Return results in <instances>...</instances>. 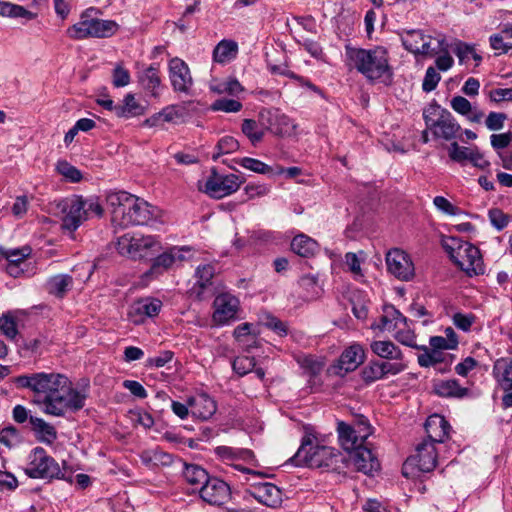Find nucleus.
Wrapping results in <instances>:
<instances>
[{"label":"nucleus","mask_w":512,"mask_h":512,"mask_svg":"<svg viewBox=\"0 0 512 512\" xmlns=\"http://www.w3.org/2000/svg\"><path fill=\"white\" fill-rule=\"evenodd\" d=\"M256 365L254 357L239 356L232 363L233 370L239 375L244 376L253 371Z\"/></svg>","instance_id":"3c124183"},{"label":"nucleus","mask_w":512,"mask_h":512,"mask_svg":"<svg viewBox=\"0 0 512 512\" xmlns=\"http://www.w3.org/2000/svg\"><path fill=\"white\" fill-rule=\"evenodd\" d=\"M20 441V434L15 427H5L0 431V442L7 447L15 446Z\"/></svg>","instance_id":"052dcab7"},{"label":"nucleus","mask_w":512,"mask_h":512,"mask_svg":"<svg viewBox=\"0 0 512 512\" xmlns=\"http://www.w3.org/2000/svg\"><path fill=\"white\" fill-rule=\"evenodd\" d=\"M162 307V302L155 298H145L135 302L129 311V315L134 323H139L145 317H154L158 315Z\"/></svg>","instance_id":"412c9836"},{"label":"nucleus","mask_w":512,"mask_h":512,"mask_svg":"<svg viewBox=\"0 0 512 512\" xmlns=\"http://www.w3.org/2000/svg\"><path fill=\"white\" fill-rule=\"evenodd\" d=\"M488 216L491 224L499 231L508 225V215L498 208L490 209Z\"/></svg>","instance_id":"680f3d73"},{"label":"nucleus","mask_w":512,"mask_h":512,"mask_svg":"<svg viewBox=\"0 0 512 512\" xmlns=\"http://www.w3.org/2000/svg\"><path fill=\"white\" fill-rule=\"evenodd\" d=\"M146 107L138 102L135 95L128 93L125 95L122 104H118L116 108V116L120 118H132L144 115Z\"/></svg>","instance_id":"a878e982"},{"label":"nucleus","mask_w":512,"mask_h":512,"mask_svg":"<svg viewBox=\"0 0 512 512\" xmlns=\"http://www.w3.org/2000/svg\"><path fill=\"white\" fill-rule=\"evenodd\" d=\"M213 321L224 325L236 318L239 309V300L230 293H221L214 299Z\"/></svg>","instance_id":"2eb2a0df"},{"label":"nucleus","mask_w":512,"mask_h":512,"mask_svg":"<svg viewBox=\"0 0 512 512\" xmlns=\"http://www.w3.org/2000/svg\"><path fill=\"white\" fill-rule=\"evenodd\" d=\"M117 249L122 255H127L132 259H141L160 253L162 245L155 236L125 234L118 239Z\"/></svg>","instance_id":"6e6552de"},{"label":"nucleus","mask_w":512,"mask_h":512,"mask_svg":"<svg viewBox=\"0 0 512 512\" xmlns=\"http://www.w3.org/2000/svg\"><path fill=\"white\" fill-rule=\"evenodd\" d=\"M423 119L426 128L430 130L437 139L441 138L451 141L459 137L462 132L461 126L455 117L437 102H432L423 110Z\"/></svg>","instance_id":"0eeeda50"},{"label":"nucleus","mask_w":512,"mask_h":512,"mask_svg":"<svg viewBox=\"0 0 512 512\" xmlns=\"http://www.w3.org/2000/svg\"><path fill=\"white\" fill-rule=\"evenodd\" d=\"M57 209L62 214V228L69 232H74L90 217H101L103 214V208L97 199H86L78 195L59 201Z\"/></svg>","instance_id":"39448f33"},{"label":"nucleus","mask_w":512,"mask_h":512,"mask_svg":"<svg viewBox=\"0 0 512 512\" xmlns=\"http://www.w3.org/2000/svg\"><path fill=\"white\" fill-rule=\"evenodd\" d=\"M290 461L296 466L319 468L339 474L344 473L348 467L347 455L332 447L313 445L309 438L303 440Z\"/></svg>","instance_id":"7ed1b4c3"},{"label":"nucleus","mask_w":512,"mask_h":512,"mask_svg":"<svg viewBox=\"0 0 512 512\" xmlns=\"http://www.w3.org/2000/svg\"><path fill=\"white\" fill-rule=\"evenodd\" d=\"M57 171L72 183H77L82 179L81 171L65 160L58 161Z\"/></svg>","instance_id":"09e8293b"},{"label":"nucleus","mask_w":512,"mask_h":512,"mask_svg":"<svg viewBox=\"0 0 512 512\" xmlns=\"http://www.w3.org/2000/svg\"><path fill=\"white\" fill-rule=\"evenodd\" d=\"M346 54L358 72L369 80H378L383 76L392 77L388 64L387 50L383 47L373 49L346 48Z\"/></svg>","instance_id":"20e7f679"},{"label":"nucleus","mask_w":512,"mask_h":512,"mask_svg":"<svg viewBox=\"0 0 512 512\" xmlns=\"http://www.w3.org/2000/svg\"><path fill=\"white\" fill-rule=\"evenodd\" d=\"M173 264V256L168 249L153 259L152 265L145 275L156 277L171 268Z\"/></svg>","instance_id":"4c0bfd02"},{"label":"nucleus","mask_w":512,"mask_h":512,"mask_svg":"<svg viewBox=\"0 0 512 512\" xmlns=\"http://www.w3.org/2000/svg\"><path fill=\"white\" fill-rule=\"evenodd\" d=\"M364 350L361 345L353 344L345 349L339 359V367L345 372L354 371L364 361Z\"/></svg>","instance_id":"4be33fe9"},{"label":"nucleus","mask_w":512,"mask_h":512,"mask_svg":"<svg viewBox=\"0 0 512 512\" xmlns=\"http://www.w3.org/2000/svg\"><path fill=\"white\" fill-rule=\"evenodd\" d=\"M490 99L494 102L511 101L512 88H496L490 91Z\"/></svg>","instance_id":"774afa93"},{"label":"nucleus","mask_w":512,"mask_h":512,"mask_svg":"<svg viewBox=\"0 0 512 512\" xmlns=\"http://www.w3.org/2000/svg\"><path fill=\"white\" fill-rule=\"evenodd\" d=\"M251 495L268 507H277L282 502L281 490L272 483H250Z\"/></svg>","instance_id":"a211bd4d"},{"label":"nucleus","mask_w":512,"mask_h":512,"mask_svg":"<svg viewBox=\"0 0 512 512\" xmlns=\"http://www.w3.org/2000/svg\"><path fill=\"white\" fill-rule=\"evenodd\" d=\"M437 463V452L435 444L432 442L423 441L416 448V453L410 456L403 466V474L408 475L407 470L409 467H417L421 472H431Z\"/></svg>","instance_id":"ddd939ff"},{"label":"nucleus","mask_w":512,"mask_h":512,"mask_svg":"<svg viewBox=\"0 0 512 512\" xmlns=\"http://www.w3.org/2000/svg\"><path fill=\"white\" fill-rule=\"evenodd\" d=\"M348 465L352 463L357 471L366 475H372L380 469V463L375 455L367 447L362 445L351 451L347 456Z\"/></svg>","instance_id":"dca6fc26"},{"label":"nucleus","mask_w":512,"mask_h":512,"mask_svg":"<svg viewBox=\"0 0 512 512\" xmlns=\"http://www.w3.org/2000/svg\"><path fill=\"white\" fill-rule=\"evenodd\" d=\"M429 344H430V348L436 349L437 351L449 350V349L456 348V344H455L454 340L449 342L448 340H446L445 337H442V336L430 337Z\"/></svg>","instance_id":"338daca9"},{"label":"nucleus","mask_w":512,"mask_h":512,"mask_svg":"<svg viewBox=\"0 0 512 512\" xmlns=\"http://www.w3.org/2000/svg\"><path fill=\"white\" fill-rule=\"evenodd\" d=\"M215 453L223 460H233L236 458L245 457L251 455L252 452L247 449H235L228 446H218L215 449Z\"/></svg>","instance_id":"603ef678"},{"label":"nucleus","mask_w":512,"mask_h":512,"mask_svg":"<svg viewBox=\"0 0 512 512\" xmlns=\"http://www.w3.org/2000/svg\"><path fill=\"white\" fill-rule=\"evenodd\" d=\"M337 432L340 444L344 450L353 451L365 442L363 438H358V433H355L351 424L343 421L338 422Z\"/></svg>","instance_id":"b1692460"},{"label":"nucleus","mask_w":512,"mask_h":512,"mask_svg":"<svg viewBox=\"0 0 512 512\" xmlns=\"http://www.w3.org/2000/svg\"><path fill=\"white\" fill-rule=\"evenodd\" d=\"M429 38H425L420 45L419 52H417V55H423V56H435L436 54L440 52H446V42L445 38H439L436 39L437 45L432 46L431 45V36H428Z\"/></svg>","instance_id":"37998d69"},{"label":"nucleus","mask_w":512,"mask_h":512,"mask_svg":"<svg viewBox=\"0 0 512 512\" xmlns=\"http://www.w3.org/2000/svg\"><path fill=\"white\" fill-rule=\"evenodd\" d=\"M472 149L460 146L457 142H452L449 147V157L455 161L462 163L466 160L469 161Z\"/></svg>","instance_id":"5fc2aeb1"},{"label":"nucleus","mask_w":512,"mask_h":512,"mask_svg":"<svg viewBox=\"0 0 512 512\" xmlns=\"http://www.w3.org/2000/svg\"><path fill=\"white\" fill-rule=\"evenodd\" d=\"M493 375L501 389L508 392L512 390V358L498 359L493 365Z\"/></svg>","instance_id":"393cba45"},{"label":"nucleus","mask_w":512,"mask_h":512,"mask_svg":"<svg viewBox=\"0 0 512 512\" xmlns=\"http://www.w3.org/2000/svg\"><path fill=\"white\" fill-rule=\"evenodd\" d=\"M215 268L210 264L199 266L196 270V277L198 278L197 284L201 289H205L211 284V280L214 277Z\"/></svg>","instance_id":"864d4df0"},{"label":"nucleus","mask_w":512,"mask_h":512,"mask_svg":"<svg viewBox=\"0 0 512 512\" xmlns=\"http://www.w3.org/2000/svg\"><path fill=\"white\" fill-rule=\"evenodd\" d=\"M183 476L185 480L191 485H206L212 477H210L205 469L198 465L186 464Z\"/></svg>","instance_id":"c9c22d12"},{"label":"nucleus","mask_w":512,"mask_h":512,"mask_svg":"<svg viewBox=\"0 0 512 512\" xmlns=\"http://www.w3.org/2000/svg\"><path fill=\"white\" fill-rule=\"evenodd\" d=\"M383 379L388 376H395L406 369V365L402 362L380 361Z\"/></svg>","instance_id":"0e129e2a"},{"label":"nucleus","mask_w":512,"mask_h":512,"mask_svg":"<svg viewBox=\"0 0 512 512\" xmlns=\"http://www.w3.org/2000/svg\"><path fill=\"white\" fill-rule=\"evenodd\" d=\"M277 121H285V115L278 109L264 108L259 112V124L263 130H269L276 135L283 134L282 127H275Z\"/></svg>","instance_id":"bb28decb"},{"label":"nucleus","mask_w":512,"mask_h":512,"mask_svg":"<svg viewBox=\"0 0 512 512\" xmlns=\"http://www.w3.org/2000/svg\"><path fill=\"white\" fill-rule=\"evenodd\" d=\"M188 405L192 415L203 420L212 417L217 410L216 402L206 393L188 398Z\"/></svg>","instance_id":"aec40b11"},{"label":"nucleus","mask_w":512,"mask_h":512,"mask_svg":"<svg viewBox=\"0 0 512 512\" xmlns=\"http://www.w3.org/2000/svg\"><path fill=\"white\" fill-rule=\"evenodd\" d=\"M0 16L32 20L36 17V14L27 10L23 6L7 1H0Z\"/></svg>","instance_id":"e433bc0d"},{"label":"nucleus","mask_w":512,"mask_h":512,"mask_svg":"<svg viewBox=\"0 0 512 512\" xmlns=\"http://www.w3.org/2000/svg\"><path fill=\"white\" fill-rule=\"evenodd\" d=\"M29 422L38 438L46 443H53L57 438L56 429L42 418L30 416Z\"/></svg>","instance_id":"72a5a7b5"},{"label":"nucleus","mask_w":512,"mask_h":512,"mask_svg":"<svg viewBox=\"0 0 512 512\" xmlns=\"http://www.w3.org/2000/svg\"><path fill=\"white\" fill-rule=\"evenodd\" d=\"M112 83L117 88L125 87L130 83V73L122 64H117L113 69Z\"/></svg>","instance_id":"13d9d810"},{"label":"nucleus","mask_w":512,"mask_h":512,"mask_svg":"<svg viewBox=\"0 0 512 512\" xmlns=\"http://www.w3.org/2000/svg\"><path fill=\"white\" fill-rule=\"evenodd\" d=\"M73 278L68 274H58L48 279L46 283L47 291L56 296L63 298L72 288Z\"/></svg>","instance_id":"c85d7f7f"},{"label":"nucleus","mask_w":512,"mask_h":512,"mask_svg":"<svg viewBox=\"0 0 512 512\" xmlns=\"http://www.w3.org/2000/svg\"><path fill=\"white\" fill-rule=\"evenodd\" d=\"M361 376L366 384L383 379L380 361H370L369 364L362 369Z\"/></svg>","instance_id":"c03bdc74"},{"label":"nucleus","mask_w":512,"mask_h":512,"mask_svg":"<svg viewBox=\"0 0 512 512\" xmlns=\"http://www.w3.org/2000/svg\"><path fill=\"white\" fill-rule=\"evenodd\" d=\"M507 115L502 112H490L485 120V125L490 131H498L504 127Z\"/></svg>","instance_id":"bf43d9fd"},{"label":"nucleus","mask_w":512,"mask_h":512,"mask_svg":"<svg viewBox=\"0 0 512 512\" xmlns=\"http://www.w3.org/2000/svg\"><path fill=\"white\" fill-rule=\"evenodd\" d=\"M199 493L203 501L214 506H222L231 498L230 486L217 477H212L206 485L201 486Z\"/></svg>","instance_id":"4468645a"},{"label":"nucleus","mask_w":512,"mask_h":512,"mask_svg":"<svg viewBox=\"0 0 512 512\" xmlns=\"http://www.w3.org/2000/svg\"><path fill=\"white\" fill-rule=\"evenodd\" d=\"M142 463L153 469L158 466H169L173 459L172 455L159 449L144 450L140 453Z\"/></svg>","instance_id":"7c9ffc66"},{"label":"nucleus","mask_w":512,"mask_h":512,"mask_svg":"<svg viewBox=\"0 0 512 512\" xmlns=\"http://www.w3.org/2000/svg\"><path fill=\"white\" fill-rule=\"evenodd\" d=\"M210 89L211 91L218 94L227 93L232 96L238 95L240 92L243 91L242 85L235 78H230L226 81L217 84H211Z\"/></svg>","instance_id":"79ce46f5"},{"label":"nucleus","mask_w":512,"mask_h":512,"mask_svg":"<svg viewBox=\"0 0 512 512\" xmlns=\"http://www.w3.org/2000/svg\"><path fill=\"white\" fill-rule=\"evenodd\" d=\"M370 348L380 358L398 361L403 359L402 351L392 341H373Z\"/></svg>","instance_id":"2f4dec72"},{"label":"nucleus","mask_w":512,"mask_h":512,"mask_svg":"<svg viewBox=\"0 0 512 512\" xmlns=\"http://www.w3.org/2000/svg\"><path fill=\"white\" fill-rule=\"evenodd\" d=\"M0 330L9 339H16L18 335L16 319L10 312L0 317Z\"/></svg>","instance_id":"49530a36"},{"label":"nucleus","mask_w":512,"mask_h":512,"mask_svg":"<svg viewBox=\"0 0 512 512\" xmlns=\"http://www.w3.org/2000/svg\"><path fill=\"white\" fill-rule=\"evenodd\" d=\"M259 123L253 119H244L242 122V133L248 137L253 145L262 141L264 137V130L259 127Z\"/></svg>","instance_id":"ea45409f"},{"label":"nucleus","mask_w":512,"mask_h":512,"mask_svg":"<svg viewBox=\"0 0 512 512\" xmlns=\"http://www.w3.org/2000/svg\"><path fill=\"white\" fill-rule=\"evenodd\" d=\"M138 82L145 91L149 92L152 96H157V88L161 84L158 67L153 64L139 72Z\"/></svg>","instance_id":"cd10ccee"},{"label":"nucleus","mask_w":512,"mask_h":512,"mask_svg":"<svg viewBox=\"0 0 512 512\" xmlns=\"http://www.w3.org/2000/svg\"><path fill=\"white\" fill-rule=\"evenodd\" d=\"M441 80L440 74L432 66L428 67L422 82V89L425 92H431L436 89L439 81Z\"/></svg>","instance_id":"4d7b16f0"},{"label":"nucleus","mask_w":512,"mask_h":512,"mask_svg":"<svg viewBox=\"0 0 512 512\" xmlns=\"http://www.w3.org/2000/svg\"><path fill=\"white\" fill-rule=\"evenodd\" d=\"M243 182L244 178H240L236 174L223 176L213 170L211 176L205 182L204 192L212 198L221 199L236 192Z\"/></svg>","instance_id":"9b49d317"},{"label":"nucleus","mask_w":512,"mask_h":512,"mask_svg":"<svg viewBox=\"0 0 512 512\" xmlns=\"http://www.w3.org/2000/svg\"><path fill=\"white\" fill-rule=\"evenodd\" d=\"M239 142L232 136H224L222 137L217 145V153L213 155V160H217L223 154H229L237 151L239 149Z\"/></svg>","instance_id":"a18cd8bd"},{"label":"nucleus","mask_w":512,"mask_h":512,"mask_svg":"<svg viewBox=\"0 0 512 512\" xmlns=\"http://www.w3.org/2000/svg\"><path fill=\"white\" fill-rule=\"evenodd\" d=\"M234 161L243 168L258 174H270L273 172L272 167L255 158L243 157L234 159Z\"/></svg>","instance_id":"a19ab883"},{"label":"nucleus","mask_w":512,"mask_h":512,"mask_svg":"<svg viewBox=\"0 0 512 512\" xmlns=\"http://www.w3.org/2000/svg\"><path fill=\"white\" fill-rule=\"evenodd\" d=\"M17 389H29L35 395L34 403L45 414L63 417L67 412H77L86 403L87 394L73 388L70 380L59 373H33L10 379Z\"/></svg>","instance_id":"f257e3e1"},{"label":"nucleus","mask_w":512,"mask_h":512,"mask_svg":"<svg viewBox=\"0 0 512 512\" xmlns=\"http://www.w3.org/2000/svg\"><path fill=\"white\" fill-rule=\"evenodd\" d=\"M112 222L122 228L130 225H148L157 217L158 210L146 201L125 191L107 196Z\"/></svg>","instance_id":"f03ea898"},{"label":"nucleus","mask_w":512,"mask_h":512,"mask_svg":"<svg viewBox=\"0 0 512 512\" xmlns=\"http://www.w3.org/2000/svg\"><path fill=\"white\" fill-rule=\"evenodd\" d=\"M451 108L463 116L469 115L472 112V104L468 99L463 96H455L450 101Z\"/></svg>","instance_id":"e2e57ef3"},{"label":"nucleus","mask_w":512,"mask_h":512,"mask_svg":"<svg viewBox=\"0 0 512 512\" xmlns=\"http://www.w3.org/2000/svg\"><path fill=\"white\" fill-rule=\"evenodd\" d=\"M351 426L355 433H358V438L366 440L372 433L369 421L363 415L357 416Z\"/></svg>","instance_id":"6e6d98bb"},{"label":"nucleus","mask_w":512,"mask_h":512,"mask_svg":"<svg viewBox=\"0 0 512 512\" xmlns=\"http://www.w3.org/2000/svg\"><path fill=\"white\" fill-rule=\"evenodd\" d=\"M169 76L175 91L187 92L192 85L189 68L179 58H174L169 62Z\"/></svg>","instance_id":"f3484780"},{"label":"nucleus","mask_w":512,"mask_h":512,"mask_svg":"<svg viewBox=\"0 0 512 512\" xmlns=\"http://www.w3.org/2000/svg\"><path fill=\"white\" fill-rule=\"evenodd\" d=\"M300 286L307 291L306 298L315 299L320 296L321 288L318 284V277L314 275H304L300 279Z\"/></svg>","instance_id":"de8ad7c7"},{"label":"nucleus","mask_w":512,"mask_h":512,"mask_svg":"<svg viewBox=\"0 0 512 512\" xmlns=\"http://www.w3.org/2000/svg\"><path fill=\"white\" fill-rule=\"evenodd\" d=\"M450 424L441 415L433 414L428 417L425 423V431L427 433V442L443 443L449 437Z\"/></svg>","instance_id":"6ab92c4d"},{"label":"nucleus","mask_w":512,"mask_h":512,"mask_svg":"<svg viewBox=\"0 0 512 512\" xmlns=\"http://www.w3.org/2000/svg\"><path fill=\"white\" fill-rule=\"evenodd\" d=\"M118 28L115 21L90 18L86 12L81 15L79 22L68 28L67 34L73 39L106 38L114 35Z\"/></svg>","instance_id":"1a4fd4ad"},{"label":"nucleus","mask_w":512,"mask_h":512,"mask_svg":"<svg viewBox=\"0 0 512 512\" xmlns=\"http://www.w3.org/2000/svg\"><path fill=\"white\" fill-rule=\"evenodd\" d=\"M417 349L423 350V353L417 357L418 364L421 367H436L446 362L447 358L454 359V356L451 354H444L442 351H437L427 346H420Z\"/></svg>","instance_id":"c756f323"},{"label":"nucleus","mask_w":512,"mask_h":512,"mask_svg":"<svg viewBox=\"0 0 512 512\" xmlns=\"http://www.w3.org/2000/svg\"><path fill=\"white\" fill-rule=\"evenodd\" d=\"M242 109V103L238 100L220 98L211 104V110L226 113H237Z\"/></svg>","instance_id":"8fccbe9b"},{"label":"nucleus","mask_w":512,"mask_h":512,"mask_svg":"<svg viewBox=\"0 0 512 512\" xmlns=\"http://www.w3.org/2000/svg\"><path fill=\"white\" fill-rule=\"evenodd\" d=\"M429 38L421 30H407L401 34V42L406 50L417 55L419 52L421 42Z\"/></svg>","instance_id":"58836bf2"},{"label":"nucleus","mask_w":512,"mask_h":512,"mask_svg":"<svg viewBox=\"0 0 512 512\" xmlns=\"http://www.w3.org/2000/svg\"><path fill=\"white\" fill-rule=\"evenodd\" d=\"M24 471L30 478L65 479L59 464L42 447H36L31 451Z\"/></svg>","instance_id":"9d476101"},{"label":"nucleus","mask_w":512,"mask_h":512,"mask_svg":"<svg viewBox=\"0 0 512 512\" xmlns=\"http://www.w3.org/2000/svg\"><path fill=\"white\" fill-rule=\"evenodd\" d=\"M388 272L401 281H410L415 275L414 264L403 250L394 248L386 254Z\"/></svg>","instance_id":"f8f14e48"},{"label":"nucleus","mask_w":512,"mask_h":512,"mask_svg":"<svg viewBox=\"0 0 512 512\" xmlns=\"http://www.w3.org/2000/svg\"><path fill=\"white\" fill-rule=\"evenodd\" d=\"M238 52L237 43L231 40H222L213 51V58L218 63H226L236 57Z\"/></svg>","instance_id":"f704fd0d"},{"label":"nucleus","mask_w":512,"mask_h":512,"mask_svg":"<svg viewBox=\"0 0 512 512\" xmlns=\"http://www.w3.org/2000/svg\"><path fill=\"white\" fill-rule=\"evenodd\" d=\"M443 248L453 263L468 276L484 272L482 256L476 246L458 237H449L443 241Z\"/></svg>","instance_id":"423d86ee"},{"label":"nucleus","mask_w":512,"mask_h":512,"mask_svg":"<svg viewBox=\"0 0 512 512\" xmlns=\"http://www.w3.org/2000/svg\"><path fill=\"white\" fill-rule=\"evenodd\" d=\"M433 204L438 210L442 211L445 214L457 215L460 213V209L454 206L450 201H448L443 196H436L433 199Z\"/></svg>","instance_id":"69168bd1"},{"label":"nucleus","mask_w":512,"mask_h":512,"mask_svg":"<svg viewBox=\"0 0 512 512\" xmlns=\"http://www.w3.org/2000/svg\"><path fill=\"white\" fill-rule=\"evenodd\" d=\"M433 391L440 397L445 398H464L469 394L467 388L461 387L458 380H440L434 383Z\"/></svg>","instance_id":"5701e85b"},{"label":"nucleus","mask_w":512,"mask_h":512,"mask_svg":"<svg viewBox=\"0 0 512 512\" xmlns=\"http://www.w3.org/2000/svg\"><path fill=\"white\" fill-rule=\"evenodd\" d=\"M291 249L295 254L301 257H310L316 253L318 244L314 239L307 235L300 234L293 238L291 242Z\"/></svg>","instance_id":"473e14b6"}]
</instances>
